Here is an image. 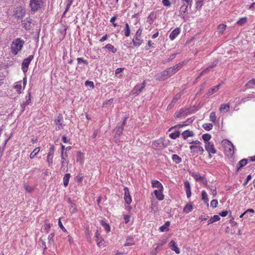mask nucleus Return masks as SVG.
I'll return each mask as SVG.
<instances>
[{"instance_id":"1","label":"nucleus","mask_w":255,"mask_h":255,"mask_svg":"<svg viewBox=\"0 0 255 255\" xmlns=\"http://www.w3.org/2000/svg\"><path fill=\"white\" fill-rule=\"evenodd\" d=\"M24 44V40L21 38H17L15 39L11 44L10 49L12 53L15 55H17L18 52L22 49Z\"/></svg>"},{"instance_id":"2","label":"nucleus","mask_w":255,"mask_h":255,"mask_svg":"<svg viewBox=\"0 0 255 255\" xmlns=\"http://www.w3.org/2000/svg\"><path fill=\"white\" fill-rule=\"evenodd\" d=\"M175 73L172 68L170 67L159 74L156 77V79L159 80H164L169 78Z\"/></svg>"},{"instance_id":"3","label":"nucleus","mask_w":255,"mask_h":255,"mask_svg":"<svg viewBox=\"0 0 255 255\" xmlns=\"http://www.w3.org/2000/svg\"><path fill=\"white\" fill-rule=\"evenodd\" d=\"M43 0H30L29 5L31 11L33 12L39 9L42 6Z\"/></svg>"},{"instance_id":"4","label":"nucleus","mask_w":255,"mask_h":255,"mask_svg":"<svg viewBox=\"0 0 255 255\" xmlns=\"http://www.w3.org/2000/svg\"><path fill=\"white\" fill-rule=\"evenodd\" d=\"M226 145L225 146V153L229 156H232L234 154V146L233 143L228 140H226Z\"/></svg>"},{"instance_id":"5","label":"nucleus","mask_w":255,"mask_h":255,"mask_svg":"<svg viewBox=\"0 0 255 255\" xmlns=\"http://www.w3.org/2000/svg\"><path fill=\"white\" fill-rule=\"evenodd\" d=\"M34 58L33 55H29L27 58L24 59L21 65V69L24 73H26L28 70V68L31 61Z\"/></svg>"},{"instance_id":"6","label":"nucleus","mask_w":255,"mask_h":255,"mask_svg":"<svg viewBox=\"0 0 255 255\" xmlns=\"http://www.w3.org/2000/svg\"><path fill=\"white\" fill-rule=\"evenodd\" d=\"M166 146L164 143V140L162 138H159L155 140L152 142V146L153 148L156 150H160L164 148Z\"/></svg>"},{"instance_id":"7","label":"nucleus","mask_w":255,"mask_h":255,"mask_svg":"<svg viewBox=\"0 0 255 255\" xmlns=\"http://www.w3.org/2000/svg\"><path fill=\"white\" fill-rule=\"evenodd\" d=\"M205 149L209 153V157H212L211 154H215L217 150L215 148L214 144L212 142H207L205 144Z\"/></svg>"},{"instance_id":"8","label":"nucleus","mask_w":255,"mask_h":255,"mask_svg":"<svg viewBox=\"0 0 255 255\" xmlns=\"http://www.w3.org/2000/svg\"><path fill=\"white\" fill-rule=\"evenodd\" d=\"M189 148L191 150V153H192L193 155L195 154H202L204 151L203 147L199 145H190Z\"/></svg>"},{"instance_id":"9","label":"nucleus","mask_w":255,"mask_h":255,"mask_svg":"<svg viewBox=\"0 0 255 255\" xmlns=\"http://www.w3.org/2000/svg\"><path fill=\"white\" fill-rule=\"evenodd\" d=\"M32 22V20L30 17L26 18L21 21L22 27L26 30H30L32 28L33 24Z\"/></svg>"},{"instance_id":"10","label":"nucleus","mask_w":255,"mask_h":255,"mask_svg":"<svg viewBox=\"0 0 255 255\" xmlns=\"http://www.w3.org/2000/svg\"><path fill=\"white\" fill-rule=\"evenodd\" d=\"M145 84V81H144L140 84L136 85L132 91L133 94L135 95H139L144 88Z\"/></svg>"},{"instance_id":"11","label":"nucleus","mask_w":255,"mask_h":255,"mask_svg":"<svg viewBox=\"0 0 255 255\" xmlns=\"http://www.w3.org/2000/svg\"><path fill=\"white\" fill-rule=\"evenodd\" d=\"M63 117L62 115H59L55 120L56 125L55 129L56 130H59L63 128Z\"/></svg>"},{"instance_id":"12","label":"nucleus","mask_w":255,"mask_h":255,"mask_svg":"<svg viewBox=\"0 0 255 255\" xmlns=\"http://www.w3.org/2000/svg\"><path fill=\"white\" fill-rule=\"evenodd\" d=\"M25 13V10L21 7H17L14 11V15L19 19L23 17Z\"/></svg>"},{"instance_id":"13","label":"nucleus","mask_w":255,"mask_h":255,"mask_svg":"<svg viewBox=\"0 0 255 255\" xmlns=\"http://www.w3.org/2000/svg\"><path fill=\"white\" fill-rule=\"evenodd\" d=\"M132 41L134 46L139 47L142 43L143 40L142 39L141 36L134 35Z\"/></svg>"},{"instance_id":"14","label":"nucleus","mask_w":255,"mask_h":255,"mask_svg":"<svg viewBox=\"0 0 255 255\" xmlns=\"http://www.w3.org/2000/svg\"><path fill=\"white\" fill-rule=\"evenodd\" d=\"M61 169L64 171H68V161H66V158L64 155H61Z\"/></svg>"},{"instance_id":"15","label":"nucleus","mask_w":255,"mask_h":255,"mask_svg":"<svg viewBox=\"0 0 255 255\" xmlns=\"http://www.w3.org/2000/svg\"><path fill=\"white\" fill-rule=\"evenodd\" d=\"M169 247L172 251H174L176 254H180V251L178 248L177 245L175 241L173 240L171 241L169 243Z\"/></svg>"},{"instance_id":"16","label":"nucleus","mask_w":255,"mask_h":255,"mask_svg":"<svg viewBox=\"0 0 255 255\" xmlns=\"http://www.w3.org/2000/svg\"><path fill=\"white\" fill-rule=\"evenodd\" d=\"M184 187L186 193L187 197L189 198L191 196V186L190 182L186 181L184 182Z\"/></svg>"},{"instance_id":"17","label":"nucleus","mask_w":255,"mask_h":255,"mask_svg":"<svg viewBox=\"0 0 255 255\" xmlns=\"http://www.w3.org/2000/svg\"><path fill=\"white\" fill-rule=\"evenodd\" d=\"M151 186L153 188H156L159 190L163 191V186L162 184L158 180H153L151 181Z\"/></svg>"},{"instance_id":"18","label":"nucleus","mask_w":255,"mask_h":255,"mask_svg":"<svg viewBox=\"0 0 255 255\" xmlns=\"http://www.w3.org/2000/svg\"><path fill=\"white\" fill-rule=\"evenodd\" d=\"M180 33V29L178 27L175 28L170 34L169 38L170 40H174Z\"/></svg>"},{"instance_id":"19","label":"nucleus","mask_w":255,"mask_h":255,"mask_svg":"<svg viewBox=\"0 0 255 255\" xmlns=\"http://www.w3.org/2000/svg\"><path fill=\"white\" fill-rule=\"evenodd\" d=\"M181 98V95L180 94H176L172 99V101L167 107L168 109H170L177 101Z\"/></svg>"},{"instance_id":"20","label":"nucleus","mask_w":255,"mask_h":255,"mask_svg":"<svg viewBox=\"0 0 255 255\" xmlns=\"http://www.w3.org/2000/svg\"><path fill=\"white\" fill-rule=\"evenodd\" d=\"M221 84H219L218 85L209 89L208 92L206 93L207 97H208L211 95H212L213 93L217 92L219 89H220V87L221 86Z\"/></svg>"},{"instance_id":"21","label":"nucleus","mask_w":255,"mask_h":255,"mask_svg":"<svg viewBox=\"0 0 255 255\" xmlns=\"http://www.w3.org/2000/svg\"><path fill=\"white\" fill-rule=\"evenodd\" d=\"M183 138L184 139H187L188 137H192L194 136V133L192 131L190 130H185L181 134Z\"/></svg>"},{"instance_id":"22","label":"nucleus","mask_w":255,"mask_h":255,"mask_svg":"<svg viewBox=\"0 0 255 255\" xmlns=\"http://www.w3.org/2000/svg\"><path fill=\"white\" fill-rule=\"evenodd\" d=\"M154 193L156 198L160 201L163 200L164 195L162 193V191L155 190L154 191Z\"/></svg>"},{"instance_id":"23","label":"nucleus","mask_w":255,"mask_h":255,"mask_svg":"<svg viewBox=\"0 0 255 255\" xmlns=\"http://www.w3.org/2000/svg\"><path fill=\"white\" fill-rule=\"evenodd\" d=\"M248 163V160L243 159L241 160L237 164V170H239L243 167L245 166Z\"/></svg>"},{"instance_id":"24","label":"nucleus","mask_w":255,"mask_h":255,"mask_svg":"<svg viewBox=\"0 0 255 255\" xmlns=\"http://www.w3.org/2000/svg\"><path fill=\"white\" fill-rule=\"evenodd\" d=\"M201 196H202V200L207 205H209L208 202V197L207 193L205 192V191L203 190L201 192Z\"/></svg>"},{"instance_id":"25","label":"nucleus","mask_w":255,"mask_h":255,"mask_svg":"<svg viewBox=\"0 0 255 255\" xmlns=\"http://www.w3.org/2000/svg\"><path fill=\"white\" fill-rule=\"evenodd\" d=\"M230 110V105L229 104H221L220 111L221 112L226 113L229 111Z\"/></svg>"},{"instance_id":"26","label":"nucleus","mask_w":255,"mask_h":255,"mask_svg":"<svg viewBox=\"0 0 255 255\" xmlns=\"http://www.w3.org/2000/svg\"><path fill=\"white\" fill-rule=\"evenodd\" d=\"M188 4L187 5H182L180 7V14L179 15L182 17H184L185 15V13L187 10V7H188Z\"/></svg>"},{"instance_id":"27","label":"nucleus","mask_w":255,"mask_h":255,"mask_svg":"<svg viewBox=\"0 0 255 255\" xmlns=\"http://www.w3.org/2000/svg\"><path fill=\"white\" fill-rule=\"evenodd\" d=\"M170 226V222L167 221L163 226L159 228L161 232H164L169 230V227Z\"/></svg>"},{"instance_id":"28","label":"nucleus","mask_w":255,"mask_h":255,"mask_svg":"<svg viewBox=\"0 0 255 255\" xmlns=\"http://www.w3.org/2000/svg\"><path fill=\"white\" fill-rule=\"evenodd\" d=\"M191 175L197 182L201 181L204 178L203 176L201 175L198 173H193Z\"/></svg>"},{"instance_id":"29","label":"nucleus","mask_w":255,"mask_h":255,"mask_svg":"<svg viewBox=\"0 0 255 255\" xmlns=\"http://www.w3.org/2000/svg\"><path fill=\"white\" fill-rule=\"evenodd\" d=\"M123 130H124V127H123L122 126H121V127H118L116 129L115 137H119L121 136V135L122 134Z\"/></svg>"},{"instance_id":"30","label":"nucleus","mask_w":255,"mask_h":255,"mask_svg":"<svg viewBox=\"0 0 255 255\" xmlns=\"http://www.w3.org/2000/svg\"><path fill=\"white\" fill-rule=\"evenodd\" d=\"M220 220V217L218 215H214L213 217L211 218L208 221V225L214 223Z\"/></svg>"},{"instance_id":"31","label":"nucleus","mask_w":255,"mask_h":255,"mask_svg":"<svg viewBox=\"0 0 255 255\" xmlns=\"http://www.w3.org/2000/svg\"><path fill=\"white\" fill-rule=\"evenodd\" d=\"M184 62H180L177 64L175 65L172 68L173 70L174 71V72L176 73L178 71H179L182 67V66L184 65Z\"/></svg>"},{"instance_id":"32","label":"nucleus","mask_w":255,"mask_h":255,"mask_svg":"<svg viewBox=\"0 0 255 255\" xmlns=\"http://www.w3.org/2000/svg\"><path fill=\"white\" fill-rule=\"evenodd\" d=\"M130 34V29L128 23L125 24V28L124 29V34L126 37H128Z\"/></svg>"},{"instance_id":"33","label":"nucleus","mask_w":255,"mask_h":255,"mask_svg":"<svg viewBox=\"0 0 255 255\" xmlns=\"http://www.w3.org/2000/svg\"><path fill=\"white\" fill-rule=\"evenodd\" d=\"M71 176L70 173H66L63 177V184L66 187L68 185L69 178Z\"/></svg>"},{"instance_id":"34","label":"nucleus","mask_w":255,"mask_h":255,"mask_svg":"<svg viewBox=\"0 0 255 255\" xmlns=\"http://www.w3.org/2000/svg\"><path fill=\"white\" fill-rule=\"evenodd\" d=\"M193 210V206L191 204H187L183 209V212L188 213L191 212Z\"/></svg>"},{"instance_id":"35","label":"nucleus","mask_w":255,"mask_h":255,"mask_svg":"<svg viewBox=\"0 0 255 255\" xmlns=\"http://www.w3.org/2000/svg\"><path fill=\"white\" fill-rule=\"evenodd\" d=\"M172 159L176 164H178L182 161L181 158L177 154H173L172 156Z\"/></svg>"},{"instance_id":"36","label":"nucleus","mask_w":255,"mask_h":255,"mask_svg":"<svg viewBox=\"0 0 255 255\" xmlns=\"http://www.w3.org/2000/svg\"><path fill=\"white\" fill-rule=\"evenodd\" d=\"M40 151V147H36L30 153V158L31 159L34 158L36 155L38 154V153Z\"/></svg>"},{"instance_id":"37","label":"nucleus","mask_w":255,"mask_h":255,"mask_svg":"<svg viewBox=\"0 0 255 255\" xmlns=\"http://www.w3.org/2000/svg\"><path fill=\"white\" fill-rule=\"evenodd\" d=\"M101 225L105 228V230L109 232L110 231L111 227L108 224L103 220L101 221Z\"/></svg>"},{"instance_id":"38","label":"nucleus","mask_w":255,"mask_h":255,"mask_svg":"<svg viewBox=\"0 0 255 255\" xmlns=\"http://www.w3.org/2000/svg\"><path fill=\"white\" fill-rule=\"evenodd\" d=\"M207 189L210 190L211 194L213 196H216L217 195L216 187L215 185H210Z\"/></svg>"},{"instance_id":"39","label":"nucleus","mask_w":255,"mask_h":255,"mask_svg":"<svg viewBox=\"0 0 255 255\" xmlns=\"http://www.w3.org/2000/svg\"><path fill=\"white\" fill-rule=\"evenodd\" d=\"M247 22V18L246 17H244L240 18L237 22V23L240 25H244Z\"/></svg>"},{"instance_id":"40","label":"nucleus","mask_w":255,"mask_h":255,"mask_svg":"<svg viewBox=\"0 0 255 255\" xmlns=\"http://www.w3.org/2000/svg\"><path fill=\"white\" fill-rule=\"evenodd\" d=\"M202 138L205 142V144L207 142H210L209 140L211 138V135L209 133H205L202 135Z\"/></svg>"},{"instance_id":"41","label":"nucleus","mask_w":255,"mask_h":255,"mask_svg":"<svg viewBox=\"0 0 255 255\" xmlns=\"http://www.w3.org/2000/svg\"><path fill=\"white\" fill-rule=\"evenodd\" d=\"M105 48L108 49L109 51H112L113 53H116L117 52V49L111 44H107L105 46Z\"/></svg>"},{"instance_id":"42","label":"nucleus","mask_w":255,"mask_h":255,"mask_svg":"<svg viewBox=\"0 0 255 255\" xmlns=\"http://www.w3.org/2000/svg\"><path fill=\"white\" fill-rule=\"evenodd\" d=\"M254 85H255V79H252L250 80L246 84V87L248 88H252Z\"/></svg>"},{"instance_id":"43","label":"nucleus","mask_w":255,"mask_h":255,"mask_svg":"<svg viewBox=\"0 0 255 255\" xmlns=\"http://www.w3.org/2000/svg\"><path fill=\"white\" fill-rule=\"evenodd\" d=\"M180 132L179 131H176L169 134V137L172 139H176L179 136Z\"/></svg>"},{"instance_id":"44","label":"nucleus","mask_w":255,"mask_h":255,"mask_svg":"<svg viewBox=\"0 0 255 255\" xmlns=\"http://www.w3.org/2000/svg\"><path fill=\"white\" fill-rule=\"evenodd\" d=\"M14 88L16 90V91L18 92V93L20 94L21 93V88L22 86L21 85V82H19L16 83V85L14 86Z\"/></svg>"},{"instance_id":"45","label":"nucleus","mask_w":255,"mask_h":255,"mask_svg":"<svg viewBox=\"0 0 255 255\" xmlns=\"http://www.w3.org/2000/svg\"><path fill=\"white\" fill-rule=\"evenodd\" d=\"M203 128L206 130H210L213 128V125L210 123H206L203 124Z\"/></svg>"},{"instance_id":"46","label":"nucleus","mask_w":255,"mask_h":255,"mask_svg":"<svg viewBox=\"0 0 255 255\" xmlns=\"http://www.w3.org/2000/svg\"><path fill=\"white\" fill-rule=\"evenodd\" d=\"M227 25L226 24L221 23L218 26V30L219 32L222 33L226 28Z\"/></svg>"},{"instance_id":"47","label":"nucleus","mask_w":255,"mask_h":255,"mask_svg":"<svg viewBox=\"0 0 255 255\" xmlns=\"http://www.w3.org/2000/svg\"><path fill=\"white\" fill-rule=\"evenodd\" d=\"M203 4V0H197L196 2V8L200 9Z\"/></svg>"},{"instance_id":"48","label":"nucleus","mask_w":255,"mask_h":255,"mask_svg":"<svg viewBox=\"0 0 255 255\" xmlns=\"http://www.w3.org/2000/svg\"><path fill=\"white\" fill-rule=\"evenodd\" d=\"M54 235H55L54 233H51L48 236V244H49L52 245L53 243V242H54L53 238L54 237Z\"/></svg>"},{"instance_id":"49","label":"nucleus","mask_w":255,"mask_h":255,"mask_svg":"<svg viewBox=\"0 0 255 255\" xmlns=\"http://www.w3.org/2000/svg\"><path fill=\"white\" fill-rule=\"evenodd\" d=\"M210 120L213 123H215L216 120V116L215 112H212L210 115Z\"/></svg>"},{"instance_id":"50","label":"nucleus","mask_w":255,"mask_h":255,"mask_svg":"<svg viewBox=\"0 0 255 255\" xmlns=\"http://www.w3.org/2000/svg\"><path fill=\"white\" fill-rule=\"evenodd\" d=\"M218 204V200L216 199L212 200L210 203L211 206L213 208H216Z\"/></svg>"},{"instance_id":"51","label":"nucleus","mask_w":255,"mask_h":255,"mask_svg":"<svg viewBox=\"0 0 255 255\" xmlns=\"http://www.w3.org/2000/svg\"><path fill=\"white\" fill-rule=\"evenodd\" d=\"M217 61H214L213 62H212V63L210 65H209L208 67H207L206 68V70L208 71H209L211 69L214 68V67L216 66V65H217Z\"/></svg>"},{"instance_id":"52","label":"nucleus","mask_w":255,"mask_h":255,"mask_svg":"<svg viewBox=\"0 0 255 255\" xmlns=\"http://www.w3.org/2000/svg\"><path fill=\"white\" fill-rule=\"evenodd\" d=\"M77 60L78 64H80L82 63L85 64L86 65H88V61L87 60H86L83 59V58H80H80H78L77 59Z\"/></svg>"},{"instance_id":"53","label":"nucleus","mask_w":255,"mask_h":255,"mask_svg":"<svg viewBox=\"0 0 255 255\" xmlns=\"http://www.w3.org/2000/svg\"><path fill=\"white\" fill-rule=\"evenodd\" d=\"M96 241L98 246H100L104 244V240L101 237H99L98 238H96Z\"/></svg>"},{"instance_id":"54","label":"nucleus","mask_w":255,"mask_h":255,"mask_svg":"<svg viewBox=\"0 0 255 255\" xmlns=\"http://www.w3.org/2000/svg\"><path fill=\"white\" fill-rule=\"evenodd\" d=\"M193 121V119L192 118H189L186 121H185L182 123V126H186L187 125H189L190 124L192 123Z\"/></svg>"},{"instance_id":"55","label":"nucleus","mask_w":255,"mask_h":255,"mask_svg":"<svg viewBox=\"0 0 255 255\" xmlns=\"http://www.w3.org/2000/svg\"><path fill=\"white\" fill-rule=\"evenodd\" d=\"M155 18V15L154 14V13H153V12H151V13H150V14L149 15V16L148 17V19L150 20L149 21L150 23H152L153 21L154 20Z\"/></svg>"},{"instance_id":"56","label":"nucleus","mask_w":255,"mask_h":255,"mask_svg":"<svg viewBox=\"0 0 255 255\" xmlns=\"http://www.w3.org/2000/svg\"><path fill=\"white\" fill-rule=\"evenodd\" d=\"M26 101L24 102L27 105L29 104L31 102V95L30 93H29L28 95L26 96Z\"/></svg>"},{"instance_id":"57","label":"nucleus","mask_w":255,"mask_h":255,"mask_svg":"<svg viewBox=\"0 0 255 255\" xmlns=\"http://www.w3.org/2000/svg\"><path fill=\"white\" fill-rule=\"evenodd\" d=\"M53 156L47 155V161L48 163L49 166H50L53 163Z\"/></svg>"},{"instance_id":"58","label":"nucleus","mask_w":255,"mask_h":255,"mask_svg":"<svg viewBox=\"0 0 255 255\" xmlns=\"http://www.w3.org/2000/svg\"><path fill=\"white\" fill-rule=\"evenodd\" d=\"M50 227H50V224L48 223L47 222H45L44 230L46 233H49V232L50 231Z\"/></svg>"},{"instance_id":"59","label":"nucleus","mask_w":255,"mask_h":255,"mask_svg":"<svg viewBox=\"0 0 255 255\" xmlns=\"http://www.w3.org/2000/svg\"><path fill=\"white\" fill-rule=\"evenodd\" d=\"M54 152V146L52 145L49 148V151L48 153V155L53 156Z\"/></svg>"},{"instance_id":"60","label":"nucleus","mask_w":255,"mask_h":255,"mask_svg":"<svg viewBox=\"0 0 255 255\" xmlns=\"http://www.w3.org/2000/svg\"><path fill=\"white\" fill-rule=\"evenodd\" d=\"M74 0H68L66 8V11H68L73 3Z\"/></svg>"},{"instance_id":"61","label":"nucleus","mask_w":255,"mask_h":255,"mask_svg":"<svg viewBox=\"0 0 255 255\" xmlns=\"http://www.w3.org/2000/svg\"><path fill=\"white\" fill-rule=\"evenodd\" d=\"M154 43H152L150 40H149L147 42V47H146L145 49L148 50L150 48H154Z\"/></svg>"},{"instance_id":"62","label":"nucleus","mask_w":255,"mask_h":255,"mask_svg":"<svg viewBox=\"0 0 255 255\" xmlns=\"http://www.w3.org/2000/svg\"><path fill=\"white\" fill-rule=\"evenodd\" d=\"M124 199L126 203L128 204H129L131 202V197L130 195L127 197H124Z\"/></svg>"},{"instance_id":"63","label":"nucleus","mask_w":255,"mask_h":255,"mask_svg":"<svg viewBox=\"0 0 255 255\" xmlns=\"http://www.w3.org/2000/svg\"><path fill=\"white\" fill-rule=\"evenodd\" d=\"M184 112V111L183 110H180V111L175 113V117L177 118H180Z\"/></svg>"},{"instance_id":"64","label":"nucleus","mask_w":255,"mask_h":255,"mask_svg":"<svg viewBox=\"0 0 255 255\" xmlns=\"http://www.w3.org/2000/svg\"><path fill=\"white\" fill-rule=\"evenodd\" d=\"M124 197L130 196L129 191L128 187H125L124 188Z\"/></svg>"}]
</instances>
